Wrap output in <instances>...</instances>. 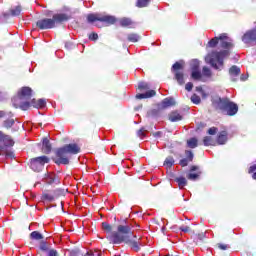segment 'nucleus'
Returning a JSON list of instances; mask_svg holds the SVG:
<instances>
[{
	"label": "nucleus",
	"mask_w": 256,
	"mask_h": 256,
	"mask_svg": "<svg viewBox=\"0 0 256 256\" xmlns=\"http://www.w3.org/2000/svg\"><path fill=\"white\" fill-rule=\"evenodd\" d=\"M4 143L3 147H13L15 145V142L11 138V136H4V140H2Z\"/></svg>",
	"instance_id": "a211bd4d"
},
{
	"label": "nucleus",
	"mask_w": 256,
	"mask_h": 256,
	"mask_svg": "<svg viewBox=\"0 0 256 256\" xmlns=\"http://www.w3.org/2000/svg\"><path fill=\"white\" fill-rule=\"evenodd\" d=\"M180 188H183L187 185V179L185 177H178L175 179Z\"/></svg>",
	"instance_id": "a878e982"
},
{
	"label": "nucleus",
	"mask_w": 256,
	"mask_h": 256,
	"mask_svg": "<svg viewBox=\"0 0 256 256\" xmlns=\"http://www.w3.org/2000/svg\"><path fill=\"white\" fill-rule=\"evenodd\" d=\"M197 138H191L190 140L187 141V145L188 147H190V149H195V147H197Z\"/></svg>",
	"instance_id": "c85d7f7f"
},
{
	"label": "nucleus",
	"mask_w": 256,
	"mask_h": 256,
	"mask_svg": "<svg viewBox=\"0 0 256 256\" xmlns=\"http://www.w3.org/2000/svg\"><path fill=\"white\" fill-rule=\"evenodd\" d=\"M174 164H175V160L171 156L167 157L164 161V167H167V168L173 167Z\"/></svg>",
	"instance_id": "393cba45"
},
{
	"label": "nucleus",
	"mask_w": 256,
	"mask_h": 256,
	"mask_svg": "<svg viewBox=\"0 0 256 256\" xmlns=\"http://www.w3.org/2000/svg\"><path fill=\"white\" fill-rule=\"evenodd\" d=\"M88 23H95V21H101V23H106L107 25H113L117 19L115 16L107 15V14H89L87 16Z\"/></svg>",
	"instance_id": "0eeeda50"
},
{
	"label": "nucleus",
	"mask_w": 256,
	"mask_h": 256,
	"mask_svg": "<svg viewBox=\"0 0 256 256\" xmlns=\"http://www.w3.org/2000/svg\"><path fill=\"white\" fill-rule=\"evenodd\" d=\"M225 143H227V132L222 131L218 136V144L225 145Z\"/></svg>",
	"instance_id": "6ab92c4d"
},
{
	"label": "nucleus",
	"mask_w": 256,
	"mask_h": 256,
	"mask_svg": "<svg viewBox=\"0 0 256 256\" xmlns=\"http://www.w3.org/2000/svg\"><path fill=\"white\" fill-rule=\"evenodd\" d=\"M241 73V68L237 66H232L229 69V75L231 76L232 81H237V77H239Z\"/></svg>",
	"instance_id": "f8f14e48"
},
{
	"label": "nucleus",
	"mask_w": 256,
	"mask_h": 256,
	"mask_svg": "<svg viewBox=\"0 0 256 256\" xmlns=\"http://www.w3.org/2000/svg\"><path fill=\"white\" fill-rule=\"evenodd\" d=\"M186 156L188 157L189 161H193V152L186 151Z\"/></svg>",
	"instance_id": "a18cd8bd"
},
{
	"label": "nucleus",
	"mask_w": 256,
	"mask_h": 256,
	"mask_svg": "<svg viewBox=\"0 0 256 256\" xmlns=\"http://www.w3.org/2000/svg\"><path fill=\"white\" fill-rule=\"evenodd\" d=\"M180 165H182V167H187V165H188L187 159L180 160Z\"/></svg>",
	"instance_id": "49530a36"
},
{
	"label": "nucleus",
	"mask_w": 256,
	"mask_h": 256,
	"mask_svg": "<svg viewBox=\"0 0 256 256\" xmlns=\"http://www.w3.org/2000/svg\"><path fill=\"white\" fill-rule=\"evenodd\" d=\"M119 23L122 27H130V25H133V21L129 18H122Z\"/></svg>",
	"instance_id": "412c9836"
},
{
	"label": "nucleus",
	"mask_w": 256,
	"mask_h": 256,
	"mask_svg": "<svg viewBox=\"0 0 256 256\" xmlns=\"http://www.w3.org/2000/svg\"><path fill=\"white\" fill-rule=\"evenodd\" d=\"M163 135V132H156L153 134L154 137H161Z\"/></svg>",
	"instance_id": "3c124183"
},
{
	"label": "nucleus",
	"mask_w": 256,
	"mask_h": 256,
	"mask_svg": "<svg viewBox=\"0 0 256 256\" xmlns=\"http://www.w3.org/2000/svg\"><path fill=\"white\" fill-rule=\"evenodd\" d=\"M31 93L32 90L29 87H23L21 90L18 92V96L14 97L12 99L13 106L16 109H22V111H27L29 107H34L35 109H43L47 105V101L45 99H31Z\"/></svg>",
	"instance_id": "f03ea898"
},
{
	"label": "nucleus",
	"mask_w": 256,
	"mask_h": 256,
	"mask_svg": "<svg viewBox=\"0 0 256 256\" xmlns=\"http://www.w3.org/2000/svg\"><path fill=\"white\" fill-rule=\"evenodd\" d=\"M48 256H59V254L57 253V250H49Z\"/></svg>",
	"instance_id": "37998d69"
},
{
	"label": "nucleus",
	"mask_w": 256,
	"mask_h": 256,
	"mask_svg": "<svg viewBox=\"0 0 256 256\" xmlns=\"http://www.w3.org/2000/svg\"><path fill=\"white\" fill-rule=\"evenodd\" d=\"M157 92L155 90H149L146 93L137 94L136 99H151V97H155Z\"/></svg>",
	"instance_id": "ddd939ff"
},
{
	"label": "nucleus",
	"mask_w": 256,
	"mask_h": 256,
	"mask_svg": "<svg viewBox=\"0 0 256 256\" xmlns=\"http://www.w3.org/2000/svg\"><path fill=\"white\" fill-rule=\"evenodd\" d=\"M45 163H49V157L47 156H40L37 158H34L30 161V167L32 171H43V168L45 167Z\"/></svg>",
	"instance_id": "6e6552de"
},
{
	"label": "nucleus",
	"mask_w": 256,
	"mask_h": 256,
	"mask_svg": "<svg viewBox=\"0 0 256 256\" xmlns=\"http://www.w3.org/2000/svg\"><path fill=\"white\" fill-rule=\"evenodd\" d=\"M190 65L192 79H194V81H203V75H201V70H199V60H192Z\"/></svg>",
	"instance_id": "1a4fd4ad"
},
{
	"label": "nucleus",
	"mask_w": 256,
	"mask_h": 256,
	"mask_svg": "<svg viewBox=\"0 0 256 256\" xmlns=\"http://www.w3.org/2000/svg\"><path fill=\"white\" fill-rule=\"evenodd\" d=\"M44 183L47 185H59V178L54 173L48 172L43 177Z\"/></svg>",
	"instance_id": "9d476101"
},
{
	"label": "nucleus",
	"mask_w": 256,
	"mask_h": 256,
	"mask_svg": "<svg viewBox=\"0 0 256 256\" xmlns=\"http://www.w3.org/2000/svg\"><path fill=\"white\" fill-rule=\"evenodd\" d=\"M80 151L81 148H79L77 144H67L57 150L56 155L58 158L55 160V163L57 165H69V158L65 157V155H67V153L77 155Z\"/></svg>",
	"instance_id": "39448f33"
},
{
	"label": "nucleus",
	"mask_w": 256,
	"mask_h": 256,
	"mask_svg": "<svg viewBox=\"0 0 256 256\" xmlns=\"http://www.w3.org/2000/svg\"><path fill=\"white\" fill-rule=\"evenodd\" d=\"M252 179L256 181V172L252 175Z\"/></svg>",
	"instance_id": "6e6d98bb"
},
{
	"label": "nucleus",
	"mask_w": 256,
	"mask_h": 256,
	"mask_svg": "<svg viewBox=\"0 0 256 256\" xmlns=\"http://www.w3.org/2000/svg\"><path fill=\"white\" fill-rule=\"evenodd\" d=\"M169 119L172 123H175L177 121H181V119H183V116H181V114L179 112L174 111V112L170 113Z\"/></svg>",
	"instance_id": "dca6fc26"
},
{
	"label": "nucleus",
	"mask_w": 256,
	"mask_h": 256,
	"mask_svg": "<svg viewBox=\"0 0 256 256\" xmlns=\"http://www.w3.org/2000/svg\"><path fill=\"white\" fill-rule=\"evenodd\" d=\"M43 199H45V201H53V199H55V197H53V195L51 194H43Z\"/></svg>",
	"instance_id": "c9c22d12"
},
{
	"label": "nucleus",
	"mask_w": 256,
	"mask_h": 256,
	"mask_svg": "<svg viewBox=\"0 0 256 256\" xmlns=\"http://www.w3.org/2000/svg\"><path fill=\"white\" fill-rule=\"evenodd\" d=\"M108 241L113 245H121V243H126L130 245L134 251H139V243L133 239H137V236L133 235L131 231V226L119 225L118 232H112L107 237Z\"/></svg>",
	"instance_id": "7ed1b4c3"
},
{
	"label": "nucleus",
	"mask_w": 256,
	"mask_h": 256,
	"mask_svg": "<svg viewBox=\"0 0 256 256\" xmlns=\"http://www.w3.org/2000/svg\"><path fill=\"white\" fill-rule=\"evenodd\" d=\"M180 231H183V233H189V231H191V228L189 226H181Z\"/></svg>",
	"instance_id": "ea45409f"
},
{
	"label": "nucleus",
	"mask_w": 256,
	"mask_h": 256,
	"mask_svg": "<svg viewBox=\"0 0 256 256\" xmlns=\"http://www.w3.org/2000/svg\"><path fill=\"white\" fill-rule=\"evenodd\" d=\"M85 256H101V252H93V251H89L86 253Z\"/></svg>",
	"instance_id": "58836bf2"
},
{
	"label": "nucleus",
	"mask_w": 256,
	"mask_h": 256,
	"mask_svg": "<svg viewBox=\"0 0 256 256\" xmlns=\"http://www.w3.org/2000/svg\"><path fill=\"white\" fill-rule=\"evenodd\" d=\"M69 19H70L69 15L65 13L54 14L52 18L39 20L36 23V25L37 27H39V29H42V30L53 29L56 23H63V21H69Z\"/></svg>",
	"instance_id": "423d86ee"
},
{
	"label": "nucleus",
	"mask_w": 256,
	"mask_h": 256,
	"mask_svg": "<svg viewBox=\"0 0 256 256\" xmlns=\"http://www.w3.org/2000/svg\"><path fill=\"white\" fill-rule=\"evenodd\" d=\"M42 150H43V153H46V154L51 153V142H49V139L47 138L43 139Z\"/></svg>",
	"instance_id": "2eb2a0df"
},
{
	"label": "nucleus",
	"mask_w": 256,
	"mask_h": 256,
	"mask_svg": "<svg viewBox=\"0 0 256 256\" xmlns=\"http://www.w3.org/2000/svg\"><path fill=\"white\" fill-rule=\"evenodd\" d=\"M31 239H35L36 241H41V239H43V235L41 233H39L38 231H33L30 234Z\"/></svg>",
	"instance_id": "bb28decb"
},
{
	"label": "nucleus",
	"mask_w": 256,
	"mask_h": 256,
	"mask_svg": "<svg viewBox=\"0 0 256 256\" xmlns=\"http://www.w3.org/2000/svg\"><path fill=\"white\" fill-rule=\"evenodd\" d=\"M127 39L131 43H137V41H139V39H141V37L138 34L132 33V34H128Z\"/></svg>",
	"instance_id": "5701e85b"
},
{
	"label": "nucleus",
	"mask_w": 256,
	"mask_h": 256,
	"mask_svg": "<svg viewBox=\"0 0 256 256\" xmlns=\"http://www.w3.org/2000/svg\"><path fill=\"white\" fill-rule=\"evenodd\" d=\"M138 89L143 90V89H149V84L145 83V82H140L138 84Z\"/></svg>",
	"instance_id": "f704fd0d"
},
{
	"label": "nucleus",
	"mask_w": 256,
	"mask_h": 256,
	"mask_svg": "<svg viewBox=\"0 0 256 256\" xmlns=\"http://www.w3.org/2000/svg\"><path fill=\"white\" fill-rule=\"evenodd\" d=\"M3 117H5V112L0 111V119L3 118Z\"/></svg>",
	"instance_id": "603ef678"
},
{
	"label": "nucleus",
	"mask_w": 256,
	"mask_h": 256,
	"mask_svg": "<svg viewBox=\"0 0 256 256\" xmlns=\"http://www.w3.org/2000/svg\"><path fill=\"white\" fill-rule=\"evenodd\" d=\"M241 81H247V77L241 76Z\"/></svg>",
	"instance_id": "5fc2aeb1"
},
{
	"label": "nucleus",
	"mask_w": 256,
	"mask_h": 256,
	"mask_svg": "<svg viewBox=\"0 0 256 256\" xmlns=\"http://www.w3.org/2000/svg\"><path fill=\"white\" fill-rule=\"evenodd\" d=\"M179 69H183V64L181 62H176L172 66V71H179Z\"/></svg>",
	"instance_id": "473e14b6"
},
{
	"label": "nucleus",
	"mask_w": 256,
	"mask_h": 256,
	"mask_svg": "<svg viewBox=\"0 0 256 256\" xmlns=\"http://www.w3.org/2000/svg\"><path fill=\"white\" fill-rule=\"evenodd\" d=\"M89 39L91 41H97L99 39V35H97V33H92L89 35Z\"/></svg>",
	"instance_id": "4c0bfd02"
},
{
	"label": "nucleus",
	"mask_w": 256,
	"mask_h": 256,
	"mask_svg": "<svg viewBox=\"0 0 256 256\" xmlns=\"http://www.w3.org/2000/svg\"><path fill=\"white\" fill-rule=\"evenodd\" d=\"M213 106L230 117L237 115V111H239L237 104L231 102L229 98H215L213 100Z\"/></svg>",
	"instance_id": "20e7f679"
},
{
	"label": "nucleus",
	"mask_w": 256,
	"mask_h": 256,
	"mask_svg": "<svg viewBox=\"0 0 256 256\" xmlns=\"http://www.w3.org/2000/svg\"><path fill=\"white\" fill-rule=\"evenodd\" d=\"M201 75H202L203 80H200V81H205V77H207V78L211 77V75H212L211 69H209V67H207V66H204L202 69Z\"/></svg>",
	"instance_id": "aec40b11"
},
{
	"label": "nucleus",
	"mask_w": 256,
	"mask_h": 256,
	"mask_svg": "<svg viewBox=\"0 0 256 256\" xmlns=\"http://www.w3.org/2000/svg\"><path fill=\"white\" fill-rule=\"evenodd\" d=\"M58 195H63V190H58Z\"/></svg>",
	"instance_id": "4d7b16f0"
},
{
	"label": "nucleus",
	"mask_w": 256,
	"mask_h": 256,
	"mask_svg": "<svg viewBox=\"0 0 256 256\" xmlns=\"http://www.w3.org/2000/svg\"><path fill=\"white\" fill-rule=\"evenodd\" d=\"M209 135H215V133H217V128L212 127L208 130Z\"/></svg>",
	"instance_id": "c03bdc74"
},
{
	"label": "nucleus",
	"mask_w": 256,
	"mask_h": 256,
	"mask_svg": "<svg viewBox=\"0 0 256 256\" xmlns=\"http://www.w3.org/2000/svg\"><path fill=\"white\" fill-rule=\"evenodd\" d=\"M0 153L1 155H5V157H9L10 159H13V157H15V154L11 151V149L5 146H0Z\"/></svg>",
	"instance_id": "4468645a"
},
{
	"label": "nucleus",
	"mask_w": 256,
	"mask_h": 256,
	"mask_svg": "<svg viewBox=\"0 0 256 256\" xmlns=\"http://www.w3.org/2000/svg\"><path fill=\"white\" fill-rule=\"evenodd\" d=\"M175 79L177 80L179 85H183L185 83V80L183 79V72L176 71Z\"/></svg>",
	"instance_id": "b1692460"
},
{
	"label": "nucleus",
	"mask_w": 256,
	"mask_h": 256,
	"mask_svg": "<svg viewBox=\"0 0 256 256\" xmlns=\"http://www.w3.org/2000/svg\"><path fill=\"white\" fill-rule=\"evenodd\" d=\"M40 249H41L42 251H47V244L42 243V244L40 245Z\"/></svg>",
	"instance_id": "09e8293b"
},
{
	"label": "nucleus",
	"mask_w": 256,
	"mask_h": 256,
	"mask_svg": "<svg viewBox=\"0 0 256 256\" xmlns=\"http://www.w3.org/2000/svg\"><path fill=\"white\" fill-rule=\"evenodd\" d=\"M13 125H15V120L13 118H10V119L4 121V127L6 129H11V127H13Z\"/></svg>",
	"instance_id": "c756f323"
},
{
	"label": "nucleus",
	"mask_w": 256,
	"mask_h": 256,
	"mask_svg": "<svg viewBox=\"0 0 256 256\" xmlns=\"http://www.w3.org/2000/svg\"><path fill=\"white\" fill-rule=\"evenodd\" d=\"M10 15L12 17H17L21 15V6H16L10 10Z\"/></svg>",
	"instance_id": "4be33fe9"
},
{
	"label": "nucleus",
	"mask_w": 256,
	"mask_h": 256,
	"mask_svg": "<svg viewBox=\"0 0 256 256\" xmlns=\"http://www.w3.org/2000/svg\"><path fill=\"white\" fill-rule=\"evenodd\" d=\"M191 101L195 105H199L201 103V97H199L197 94H194L191 96Z\"/></svg>",
	"instance_id": "2f4dec72"
},
{
	"label": "nucleus",
	"mask_w": 256,
	"mask_h": 256,
	"mask_svg": "<svg viewBox=\"0 0 256 256\" xmlns=\"http://www.w3.org/2000/svg\"><path fill=\"white\" fill-rule=\"evenodd\" d=\"M196 91H202L201 87H196Z\"/></svg>",
	"instance_id": "13d9d810"
},
{
	"label": "nucleus",
	"mask_w": 256,
	"mask_h": 256,
	"mask_svg": "<svg viewBox=\"0 0 256 256\" xmlns=\"http://www.w3.org/2000/svg\"><path fill=\"white\" fill-rule=\"evenodd\" d=\"M254 171H256V164L250 166L248 173H253Z\"/></svg>",
	"instance_id": "de8ad7c7"
},
{
	"label": "nucleus",
	"mask_w": 256,
	"mask_h": 256,
	"mask_svg": "<svg viewBox=\"0 0 256 256\" xmlns=\"http://www.w3.org/2000/svg\"><path fill=\"white\" fill-rule=\"evenodd\" d=\"M225 49L220 52H212L205 58L206 63H209L216 71H223L225 57H229V50L233 49V40L227 36V34H221L219 37H215L208 42V47H217Z\"/></svg>",
	"instance_id": "f257e3e1"
},
{
	"label": "nucleus",
	"mask_w": 256,
	"mask_h": 256,
	"mask_svg": "<svg viewBox=\"0 0 256 256\" xmlns=\"http://www.w3.org/2000/svg\"><path fill=\"white\" fill-rule=\"evenodd\" d=\"M150 0H138L137 1V7L143 8V7H147V5H149Z\"/></svg>",
	"instance_id": "7c9ffc66"
},
{
	"label": "nucleus",
	"mask_w": 256,
	"mask_h": 256,
	"mask_svg": "<svg viewBox=\"0 0 256 256\" xmlns=\"http://www.w3.org/2000/svg\"><path fill=\"white\" fill-rule=\"evenodd\" d=\"M173 105H175V99H173V98H165L162 101L163 109H167V107H173Z\"/></svg>",
	"instance_id": "f3484780"
},
{
	"label": "nucleus",
	"mask_w": 256,
	"mask_h": 256,
	"mask_svg": "<svg viewBox=\"0 0 256 256\" xmlns=\"http://www.w3.org/2000/svg\"><path fill=\"white\" fill-rule=\"evenodd\" d=\"M200 175H201V170H199V167L192 166L190 169V173L187 175V179H189V181H197Z\"/></svg>",
	"instance_id": "9b49d317"
},
{
	"label": "nucleus",
	"mask_w": 256,
	"mask_h": 256,
	"mask_svg": "<svg viewBox=\"0 0 256 256\" xmlns=\"http://www.w3.org/2000/svg\"><path fill=\"white\" fill-rule=\"evenodd\" d=\"M137 136L140 137V139H143V137H145V128L138 130Z\"/></svg>",
	"instance_id": "e433bc0d"
},
{
	"label": "nucleus",
	"mask_w": 256,
	"mask_h": 256,
	"mask_svg": "<svg viewBox=\"0 0 256 256\" xmlns=\"http://www.w3.org/2000/svg\"><path fill=\"white\" fill-rule=\"evenodd\" d=\"M102 228L104 231H107V233H111L112 231L111 225H109L107 222L102 223Z\"/></svg>",
	"instance_id": "72a5a7b5"
},
{
	"label": "nucleus",
	"mask_w": 256,
	"mask_h": 256,
	"mask_svg": "<svg viewBox=\"0 0 256 256\" xmlns=\"http://www.w3.org/2000/svg\"><path fill=\"white\" fill-rule=\"evenodd\" d=\"M9 15H11V14L5 13V14H4V19H9Z\"/></svg>",
	"instance_id": "864d4df0"
},
{
	"label": "nucleus",
	"mask_w": 256,
	"mask_h": 256,
	"mask_svg": "<svg viewBox=\"0 0 256 256\" xmlns=\"http://www.w3.org/2000/svg\"><path fill=\"white\" fill-rule=\"evenodd\" d=\"M5 136L6 135L2 131H0V143L3 142V140L5 139Z\"/></svg>",
	"instance_id": "8fccbe9b"
},
{
	"label": "nucleus",
	"mask_w": 256,
	"mask_h": 256,
	"mask_svg": "<svg viewBox=\"0 0 256 256\" xmlns=\"http://www.w3.org/2000/svg\"><path fill=\"white\" fill-rule=\"evenodd\" d=\"M218 247L222 251H227V249H229V246L227 244H218Z\"/></svg>",
	"instance_id": "a19ab883"
},
{
	"label": "nucleus",
	"mask_w": 256,
	"mask_h": 256,
	"mask_svg": "<svg viewBox=\"0 0 256 256\" xmlns=\"http://www.w3.org/2000/svg\"><path fill=\"white\" fill-rule=\"evenodd\" d=\"M203 143L206 147H209V145H215V141H213V138L210 136L204 137Z\"/></svg>",
	"instance_id": "cd10ccee"
},
{
	"label": "nucleus",
	"mask_w": 256,
	"mask_h": 256,
	"mask_svg": "<svg viewBox=\"0 0 256 256\" xmlns=\"http://www.w3.org/2000/svg\"><path fill=\"white\" fill-rule=\"evenodd\" d=\"M162 233H165V227H162Z\"/></svg>",
	"instance_id": "bf43d9fd"
},
{
	"label": "nucleus",
	"mask_w": 256,
	"mask_h": 256,
	"mask_svg": "<svg viewBox=\"0 0 256 256\" xmlns=\"http://www.w3.org/2000/svg\"><path fill=\"white\" fill-rule=\"evenodd\" d=\"M186 91H191L193 89V83L188 82L185 86Z\"/></svg>",
	"instance_id": "79ce46f5"
}]
</instances>
